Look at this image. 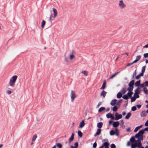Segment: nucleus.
Here are the masks:
<instances>
[{"mask_svg":"<svg viewBox=\"0 0 148 148\" xmlns=\"http://www.w3.org/2000/svg\"><path fill=\"white\" fill-rule=\"evenodd\" d=\"M17 78L18 76L16 75H14L12 76L10 79L8 85H9L12 88L14 87Z\"/></svg>","mask_w":148,"mask_h":148,"instance_id":"1","label":"nucleus"},{"mask_svg":"<svg viewBox=\"0 0 148 148\" xmlns=\"http://www.w3.org/2000/svg\"><path fill=\"white\" fill-rule=\"evenodd\" d=\"M145 132L144 129L139 130L138 133L136 134V138L140 139L141 141H143V134Z\"/></svg>","mask_w":148,"mask_h":148,"instance_id":"2","label":"nucleus"},{"mask_svg":"<svg viewBox=\"0 0 148 148\" xmlns=\"http://www.w3.org/2000/svg\"><path fill=\"white\" fill-rule=\"evenodd\" d=\"M102 141L103 143L99 148H109L110 144L108 142V139L107 138L104 139L102 140Z\"/></svg>","mask_w":148,"mask_h":148,"instance_id":"3","label":"nucleus"},{"mask_svg":"<svg viewBox=\"0 0 148 148\" xmlns=\"http://www.w3.org/2000/svg\"><path fill=\"white\" fill-rule=\"evenodd\" d=\"M122 114H119L117 112H116L115 114V117L114 116L113 120L118 121L119 119H122Z\"/></svg>","mask_w":148,"mask_h":148,"instance_id":"4","label":"nucleus"},{"mask_svg":"<svg viewBox=\"0 0 148 148\" xmlns=\"http://www.w3.org/2000/svg\"><path fill=\"white\" fill-rule=\"evenodd\" d=\"M71 97V101L72 102H73L75 98L77 97L75 91L73 90H71L70 94Z\"/></svg>","mask_w":148,"mask_h":148,"instance_id":"5","label":"nucleus"},{"mask_svg":"<svg viewBox=\"0 0 148 148\" xmlns=\"http://www.w3.org/2000/svg\"><path fill=\"white\" fill-rule=\"evenodd\" d=\"M136 135L131 137V138L130 139V140L131 141L132 143H135V142H138L141 141L140 139H137V140H136Z\"/></svg>","mask_w":148,"mask_h":148,"instance_id":"6","label":"nucleus"},{"mask_svg":"<svg viewBox=\"0 0 148 148\" xmlns=\"http://www.w3.org/2000/svg\"><path fill=\"white\" fill-rule=\"evenodd\" d=\"M141 142L140 141L138 142H135V143H132L131 145V148H138L139 144L141 143Z\"/></svg>","mask_w":148,"mask_h":148,"instance_id":"7","label":"nucleus"},{"mask_svg":"<svg viewBox=\"0 0 148 148\" xmlns=\"http://www.w3.org/2000/svg\"><path fill=\"white\" fill-rule=\"evenodd\" d=\"M119 5L121 8H123L126 6L125 4L123 2V0L119 1Z\"/></svg>","mask_w":148,"mask_h":148,"instance_id":"8","label":"nucleus"},{"mask_svg":"<svg viewBox=\"0 0 148 148\" xmlns=\"http://www.w3.org/2000/svg\"><path fill=\"white\" fill-rule=\"evenodd\" d=\"M114 114H111L110 112H109L106 114V117L107 119H110L112 120H113L114 118Z\"/></svg>","mask_w":148,"mask_h":148,"instance_id":"9","label":"nucleus"},{"mask_svg":"<svg viewBox=\"0 0 148 148\" xmlns=\"http://www.w3.org/2000/svg\"><path fill=\"white\" fill-rule=\"evenodd\" d=\"M74 133L73 132L72 134L70 137L68 139L69 143L70 144L74 139Z\"/></svg>","mask_w":148,"mask_h":148,"instance_id":"10","label":"nucleus"},{"mask_svg":"<svg viewBox=\"0 0 148 148\" xmlns=\"http://www.w3.org/2000/svg\"><path fill=\"white\" fill-rule=\"evenodd\" d=\"M107 84L106 81V80L103 81V84H102V86L100 88V89L104 90L106 88Z\"/></svg>","mask_w":148,"mask_h":148,"instance_id":"11","label":"nucleus"},{"mask_svg":"<svg viewBox=\"0 0 148 148\" xmlns=\"http://www.w3.org/2000/svg\"><path fill=\"white\" fill-rule=\"evenodd\" d=\"M85 124L84 120H82L80 123L79 125V127L81 128H83L85 125Z\"/></svg>","mask_w":148,"mask_h":148,"instance_id":"12","label":"nucleus"},{"mask_svg":"<svg viewBox=\"0 0 148 148\" xmlns=\"http://www.w3.org/2000/svg\"><path fill=\"white\" fill-rule=\"evenodd\" d=\"M120 125L119 122L118 121H114L113 124V128L118 127Z\"/></svg>","mask_w":148,"mask_h":148,"instance_id":"13","label":"nucleus"},{"mask_svg":"<svg viewBox=\"0 0 148 148\" xmlns=\"http://www.w3.org/2000/svg\"><path fill=\"white\" fill-rule=\"evenodd\" d=\"M53 11V17L54 18H55L57 16L58 12L57 10L54 8H52Z\"/></svg>","mask_w":148,"mask_h":148,"instance_id":"14","label":"nucleus"},{"mask_svg":"<svg viewBox=\"0 0 148 148\" xmlns=\"http://www.w3.org/2000/svg\"><path fill=\"white\" fill-rule=\"evenodd\" d=\"M117 100L116 99H112L111 101L110 104L112 106H114L116 105Z\"/></svg>","mask_w":148,"mask_h":148,"instance_id":"15","label":"nucleus"},{"mask_svg":"<svg viewBox=\"0 0 148 148\" xmlns=\"http://www.w3.org/2000/svg\"><path fill=\"white\" fill-rule=\"evenodd\" d=\"M124 87H123L122 88V90L121 91L122 92V93L124 95L125 94L127 91V89L126 88V86L125 85H124Z\"/></svg>","mask_w":148,"mask_h":148,"instance_id":"16","label":"nucleus"},{"mask_svg":"<svg viewBox=\"0 0 148 148\" xmlns=\"http://www.w3.org/2000/svg\"><path fill=\"white\" fill-rule=\"evenodd\" d=\"M74 53H75V51L73 50H72V52L71 53V54L69 55V59L70 60H72L75 57V55L73 54Z\"/></svg>","mask_w":148,"mask_h":148,"instance_id":"17","label":"nucleus"},{"mask_svg":"<svg viewBox=\"0 0 148 148\" xmlns=\"http://www.w3.org/2000/svg\"><path fill=\"white\" fill-rule=\"evenodd\" d=\"M135 85L134 79H132L131 81L128 84V86H134Z\"/></svg>","mask_w":148,"mask_h":148,"instance_id":"18","label":"nucleus"},{"mask_svg":"<svg viewBox=\"0 0 148 148\" xmlns=\"http://www.w3.org/2000/svg\"><path fill=\"white\" fill-rule=\"evenodd\" d=\"M137 87L136 89L134 90V92L140 93L142 91V90L141 89V88L139 86Z\"/></svg>","mask_w":148,"mask_h":148,"instance_id":"19","label":"nucleus"},{"mask_svg":"<svg viewBox=\"0 0 148 148\" xmlns=\"http://www.w3.org/2000/svg\"><path fill=\"white\" fill-rule=\"evenodd\" d=\"M123 95L122 93V92L121 91H120L117 94V97L118 99H120L123 97L122 96Z\"/></svg>","mask_w":148,"mask_h":148,"instance_id":"20","label":"nucleus"},{"mask_svg":"<svg viewBox=\"0 0 148 148\" xmlns=\"http://www.w3.org/2000/svg\"><path fill=\"white\" fill-rule=\"evenodd\" d=\"M132 115V113L130 112H128L125 117L126 119H128Z\"/></svg>","mask_w":148,"mask_h":148,"instance_id":"21","label":"nucleus"},{"mask_svg":"<svg viewBox=\"0 0 148 148\" xmlns=\"http://www.w3.org/2000/svg\"><path fill=\"white\" fill-rule=\"evenodd\" d=\"M107 93V92L105 91L104 90H103L100 93V95L101 96H103V97H105Z\"/></svg>","mask_w":148,"mask_h":148,"instance_id":"22","label":"nucleus"},{"mask_svg":"<svg viewBox=\"0 0 148 148\" xmlns=\"http://www.w3.org/2000/svg\"><path fill=\"white\" fill-rule=\"evenodd\" d=\"M103 125V123L102 122H99L97 124V127L98 128L101 129Z\"/></svg>","mask_w":148,"mask_h":148,"instance_id":"23","label":"nucleus"},{"mask_svg":"<svg viewBox=\"0 0 148 148\" xmlns=\"http://www.w3.org/2000/svg\"><path fill=\"white\" fill-rule=\"evenodd\" d=\"M143 126V125H140V126L136 127L134 130V132H136L138 130L141 128Z\"/></svg>","mask_w":148,"mask_h":148,"instance_id":"24","label":"nucleus"},{"mask_svg":"<svg viewBox=\"0 0 148 148\" xmlns=\"http://www.w3.org/2000/svg\"><path fill=\"white\" fill-rule=\"evenodd\" d=\"M77 134L78 137L79 138H81L83 136V134L80 130H78L77 132Z\"/></svg>","mask_w":148,"mask_h":148,"instance_id":"25","label":"nucleus"},{"mask_svg":"<svg viewBox=\"0 0 148 148\" xmlns=\"http://www.w3.org/2000/svg\"><path fill=\"white\" fill-rule=\"evenodd\" d=\"M113 106L114 107L111 108V110L114 112H116L118 109V108L116 105Z\"/></svg>","mask_w":148,"mask_h":148,"instance_id":"26","label":"nucleus"},{"mask_svg":"<svg viewBox=\"0 0 148 148\" xmlns=\"http://www.w3.org/2000/svg\"><path fill=\"white\" fill-rule=\"evenodd\" d=\"M147 114L145 110H143L140 113V116L141 117H144L146 116Z\"/></svg>","mask_w":148,"mask_h":148,"instance_id":"27","label":"nucleus"},{"mask_svg":"<svg viewBox=\"0 0 148 148\" xmlns=\"http://www.w3.org/2000/svg\"><path fill=\"white\" fill-rule=\"evenodd\" d=\"M141 82V80H137L135 82V86L136 87L139 86L140 85Z\"/></svg>","mask_w":148,"mask_h":148,"instance_id":"28","label":"nucleus"},{"mask_svg":"<svg viewBox=\"0 0 148 148\" xmlns=\"http://www.w3.org/2000/svg\"><path fill=\"white\" fill-rule=\"evenodd\" d=\"M110 136H113L114 135H115L116 136V132L114 130H111L110 132Z\"/></svg>","mask_w":148,"mask_h":148,"instance_id":"29","label":"nucleus"},{"mask_svg":"<svg viewBox=\"0 0 148 148\" xmlns=\"http://www.w3.org/2000/svg\"><path fill=\"white\" fill-rule=\"evenodd\" d=\"M106 109L105 107H101L98 110V112L99 113H100L101 112L105 110Z\"/></svg>","mask_w":148,"mask_h":148,"instance_id":"30","label":"nucleus"},{"mask_svg":"<svg viewBox=\"0 0 148 148\" xmlns=\"http://www.w3.org/2000/svg\"><path fill=\"white\" fill-rule=\"evenodd\" d=\"M55 145L58 148H62L63 146L62 144L60 143H56Z\"/></svg>","mask_w":148,"mask_h":148,"instance_id":"31","label":"nucleus"},{"mask_svg":"<svg viewBox=\"0 0 148 148\" xmlns=\"http://www.w3.org/2000/svg\"><path fill=\"white\" fill-rule=\"evenodd\" d=\"M46 23V21L44 20H43L42 21L41 23V26L42 29L44 28L45 26V25Z\"/></svg>","mask_w":148,"mask_h":148,"instance_id":"32","label":"nucleus"},{"mask_svg":"<svg viewBox=\"0 0 148 148\" xmlns=\"http://www.w3.org/2000/svg\"><path fill=\"white\" fill-rule=\"evenodd\" d=\"M129 92H128L126 94L123 95V96L122 97L123 98L126 100H127L128 99H129V97H128L127 95L128 94Z\"/></svg>","mask_w":148,"mask_h":148,"instance_id":"33","label":"nucleus"},{"mask_svg":"<svg viewBox=\"0 0 148 148\" xmlns=\"http://www.w3.org/2000/svg\"><path fill=\"white\" fill-rule=\"evenodd\" d=\"M123 101V99H120L118 100L117 101L116 105L120 106Z\"/></svg>","mask_w":148,"mask_h":148,"instance_id":"34","label":"nucleus"},{"mask_svg":"<svg viewBox=\"0 0 148 148\" xmlns=\"http://www.w3.org/2000/svg\"><path fill=\"white\" fill-rule=\"evenodd\" d=\"M146 86H144L143 88L142 91H143L145 94L147 95L148 90L146 87Z\"/></svg>","mask_w":148,"mask_h":148,"instance_id":"35","label":"nucleus"},{"mask_svg":"<svg viewBox=\"0 0 148 148\" xmlns=\"http://www.w3.org/2000/svg\"><path fill=\"white\" fill-rule=\"evenodd\" d=\"M114 128L115 130V131L116 132V136H119V132L118 128V127H115Z\"/></svg>","mask_w":148,"mask_h":148,"instance_id":"36","label":"nucleus"},{"mask_svg":"<svg viewBox=\"0 0 148 148\" xmlns=\"http://www.w3.org/2000/svg\"><path fill=\"white\" fill-rule=\"evenodd\" d=\"M140 93H137L136 92H135V93L134 95V97L135 98H139L140 97L139 95V94H140Z\"/></svg>","mask_w":148,"mask_h":148,"instance_id":"37","label":"nucleus"},{"mask_svg":"<svg viewBox=\"0 0 148 148\" xmlns=\"http://www.w3.org/2000/svg\"><path fill=\"white\" fill-rule=\"evenodd\" d=\"M134 88V86H128V87L127 88V90L128 91H133Z\"/></svg>","mask_w":148,"mask_h":148,"instance_id":"38","label":"nucleus"},{"mask_svg":"<svg viewBox=\"0 0 148 148\" xmlns=\"http://www.w3.org/2000/svg\"><path fill=\"white\" fill-rule=\"evenodd\" d=\"M81 73L84 74L86 76H87L88 74V72L86 71H82L81 72Z\"/></svg>","mask_w":148,"mask_h":148,"instance_id":"39","label":"nucleus"},{"mask_svg":"<svg viewBox=\"0 0 148 148\" xmlns=\"http://www.w3.org/2000/svg\"><path fill=\"white\" fill-rule=\"evenodd\" d=\"M37 135L36 134H35L33 135V136L32 139V142L34 141L37 138Z\"/></svg>","mask_w":148,"mask_h":148,"instance_id":"40","label":"nucleus"},{"mask_svg":"<svg viewBox=\"0 0 148 148\" xmlns=\"http://www.w3.org/2000/svg\"><path fill=\"white\" fill-rule=\"evenodd\" d=\"M101 130L100 128H97V131L96 133H97L99 135H100L101 133Z\"/></svg>","mask_w":148,"mask_h":148,"instance_id":"41","label":"nucleus"},{"mask_svg":"<svg viewBox=\"0 0 148 148\" xmlns=\"http://www.w3.org/2000/svg\"><path fill=\"white\" fill-rule=\"evenodd\" d=\"M141 56L140 55L136 57V58L135 60L137 62H138L141 58Z\"/></svg>","mask_w":148,"mask_h":148,"instance_id":"42","label":"nucleus"},{"mask_svg":"<svg viewBox=\"0 0 148 148\" xmlns=\"http://www.w3.org/2000/svg\"><path fill=\"white\" fill-rule=\"evenodd\" d=\"M137 110V108L136 106H134L131 108V110L132 111H134Z\"/></svg>","mask_w":148,"mask_h":148,"instance_id":"43","label":"nucleus"},{"mask_svg":"<svg viewBox=\"0 0 148 148\" xmlns=\"http://www.w3.org/2000/svg\"><path fill=\"white\" fill-rule=\"evenodd\" d=\"M114 121H112L111 120H110L108 121V125L109 126L110 125H113V124L114 123Z\"/></svg>","mask_w":148,"mask_h":148,"instance_id":"44","label":"nucleus"},{"mask_svg":"<svg viewBox=\"0 0 148 148\" xmlns=\"http://www.w3.org/2000/svg\"><path fill=\"white\" fill-rule=\"evenodd\" d=\"M141 77V76H140V75L139 74L138 75H136L135 77V79L138 80L140 79Z\"/></svg>","mask_w":148,"mask_h":148,"instance_id":"45","label":"nucleus"},{"mask_svg":"<svg viewBox=\"0 0 148 148\" xmlns=\"http://www.w3.org/2000/svg\"><path fill=\"white\" fill-rule=\"evenodd\" d=\"M130 99H131V102H134L135 101L136 99V98H135L134 97H132V98H130Z\"/></svg>","mask_w":148,"mask_h":148,"instance_id":"46","label":"nucleus"},{"mask_svg":"<svg viewBox=\"0 0 148 148\" xmlns=\"http://www.w3.org/2000/svg\"><path fill=\"white\" fill-rule=\"evenodd\" d=\"M139 86L141 88H143L144 86H145L144 82L143 84L140 83Z\"/></svg>","mask_w":148,"mask_h":148,"instance_id":"47","label":"nucleus"},{"mask_svg":"<svg viewBox=\"0 0 148 148\" xmlns=\"http://www.w3.org/2000/svg\"><path fill=\"white\" fill-rule=\"evenodd\" d=\"M74 146L75 148H77L78 146V142H75L74 143Z\"/></svg>","mask_w":148,"mask_h":148,"instance_id":"48","label":"nucleus"},{"mask_svg":"<svg viewBox=\"0 0 148 148\" xmlns=\"http://www.w3.org/2000/svg\"><path fill=\"white\" fill-rule=\"evenodd\" d=\"M97 146V143L96 141H95L93 144L92 147L93 148H96Z\"/></svg>","mask_w":148,"mask_h":148,"instance_id":"49","label":"nucleus"},{"mask_svg":"<svg viewBox=\"0 0 148 148\" xmlns=\"http://www.w3.org/2000/svg\"><path fill=\"white\" fill-rule=\"evenodd\" d=\"M144 58H148V53H144L143 54Z\"/></svg>","mask_w":148,"mask_h":148,"instance_id":"50","label":"nucleus"},{"mask_svg":"<svg viewBox=\"0 0 148 148\" xmlns=\"http://www.w3.org/2000/svg\"><path fill=\"white\" fill-rule=\"evenodd\" d=\"M102 102L101 101H100L99 102L98 104L97 105V106L96 107V108H99L100 106L101 105V104Z\"/></svg>","mask_w":148,"mask_h":148,"instance_id":"51","label":"nucleus"},{"mask_svg":"<svg viewBox=\"0 0 148 148\" xmlns=\"http://www.w3.org/2000/svg\"><path fill=\"white\" fill-rule=\"evenodd\" d=\"M110 148H116V146L114 144L112 143V144H111L110 145Z\"/></svg>","mask_w":148,"mask_h":148,"instance_id":"52","label":"nucleus"},{"mask_svg":"<svg viewBox=\"0 0 148 148\" xmlns=\"http://www.w3.org/2000/svg\"><path fill=\"white\" fill-rule=\"evenodd\" d=\"M142 105L140 104H138L136 105V108H137L138 109L140 108L141 107Z\"/></svg>","mask_w":148,"mask_h":148,"instance_id":"53","label":"nucleus"},{"mask_svg":"<svg viewBox=\"0 0 148 148\" xmlns=\"http://www.w3.org/2000/svg\"><path fill=\"white\" fill-rule=\"evenodd\" d=\"M144 83L145 86L148 87V81H145Z\"/></svg>","mask_w":148,"mask_h":148,"instance_id":"54","label":"nucleus"},{"mask_svg":"<svg viewBox=\"0 0 148 148\" xmlns=\"http://www.w3.org/2000/svg\"><path fill=\"white\" fill-rule=\"evenodd\" d=\"M6 92H7V93L9 95H10L12 93V92L11 90H7Z\"/></svg>","mask_w":148,"mask_h":148,"instance_id":"55","label":"nucleus"},{"mask_svg":"<svg viewBox=\"0 0 148 148\" xmlns=\"http://www.w3.org/2000/svg\"><path fill=\"white\" fill-rule=\"evenodd\" d=\"M126 131L127 132H130L131 131V128L130 127H128L126 129Z\"/></svg>","mask_w":148,"mask_h":148,"instance_id":"56","label":"nucleus"},{"mask_svg":"<svg viewBox=\"0 0 148 148\" xmlns=\"http://www.w3.org/2000/svg\"><path fill=\"white\" fill-rule=\"evenodd\" d=\"M131 144L130 142V141H127V146H131Z\"/></svg>","mask_w":148,"mask_h":148,"instance_id":"57","label":"nucleus"},{"mask_svg":"<svg viewBox=\"0 0 148 148\" xmlns=\"http://www.w3.org/2000/svg\"><path fill=\"white\" fill-rule=\"evenodd\" d=\"M114 77H115L114 75H113V74H112V75L110 76L109 77V78H108V79H112Z\"/></svg>","mask_w":148,"mask_h":148,"instance_id":"58","label":"nucleus"},{"mask_svg":"<svg viewBox=\"0 0 148 148\" xmlns=\"http://www.w3.org/2000/svg\"><path fill=\"white\" fill-rule=\"evenodd\" d=\"M66 54L64 55V56H65V58H64V59H65V61L66 62H69V61L67 59V58L66 57Z\"/></svg>","mask_w":148,"mask_h":148,"instance_id":"59","label":"nucleus"},{"mask_svg":"<svg viewBox=\"0 0 148 148\" xmlns=\"http://www.w3.org/2000/svg\"><path fill=\"white\" fill-rule=\"evenodd\" d=\"M128 95V97H129V98L130 99V98H132V95H131V94L129 92L128 94V95Z\"/></svg>","mask_w":148,"mask_h":148,"instance_id":"60","label":"nucleus"},{"mask_svg":"<svg viewBox=\"0 0 148 148\" xmlns=\"http://www.w3.org/2000/svg\"><path fill=\"white\" fill-rule=\"evenodd\" d=\"M139 147L138 148H145V147L144 148V147L142 146V143H141L140 144H139Z\"/></svg>","mask_w":148,"mask_h":148,"instance_id":"61","label":"nucleus"},{"mask_svg":"<svg viewBox=\"0 0 148 148\" xmlns=\"http://www.w3.org/2000/svg\"><path fill=\"white\" fill-rule=\"evenodd\" d=\"M146 127H148V120H147V121L145 122L144 125Z\"/></svg>","mask_w":148,"mask_h":148,"instance_id":"62","label":"nucleus"},{"mask_svg":"<svg viewBox=\"0 0 148 148\" xmlns=\"http://www.w3.org/2000/svg\"><path fill=\"white\" fill-rule=\"evenodd\" d=\"M126 114V113L125 111H123L122 113V115H123V116H125Z\"/></svg>","mask_w":148,"mask_h":148,"instance_id":"63","label":"nucleus"},{"mask_svg":"<svg viewBox=\"0 0 148 148\" xmlns=\"http://www.w3.org/2000/svg\"><path fill=\"white\" fill-rule=\"evenodd\" d=\"M144 130L145 131H145H147L148 133V127H146L145 128H144Z\"/></svg>","mask_w":148,"mask_h":148,"instance_id":"64","label":"nucleus"}]
</instances>
